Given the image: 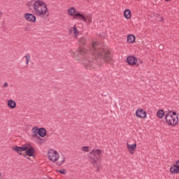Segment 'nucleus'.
<instances>
[{
  "label": "nucleus",
  "mask_w": 179,
  "mask_h": 179,
  "mask_svg": "<svg viewBox=\"0 0 179 179\" xmlns=\"http://www.w3.org/2000/svg\"><path fill=\"white\" fill-rule=\"evenodd\" d=\"M91 54L94 59H102L105 62H111V52L101 48V45L98 42H92Z\"/></svg>",
  "instance_id": "f257e3e1"
},
{
  "label": "nucleus",
  "mask_w": 179,
  "mask_h": 179,
  "mask_svg": "<svg viewBox=\"0 0 179 179\" xmlns=\"http://www.w3.org/2000/svg\"><path fill=\"white\" fill-rule=\"evenodd\" d=\"M73 57H75L77 61H83L85 69H90V60L89 59V54L86 49L81 48L79 50L74 52Z\"/></svg>",
  "instance_id": "f03ea898"
},
{
  "label": "nucleus",
  "mask_w": 179,
  "mask_h": 179,
  "mask_svg": "<svg viewBox=\"0 0 179 179\" xmlns=\"http://www.w3.org/2000/svg\"><path fill=\"white\" fill-rule=\"evenodd\" d=\"M90 159L92 160V165L96 171L100 170V163L101 162V150L94 149L90 152Z\"/></svg>",
  "instance_id": "7ed1b4c3"
},
{
  "label": "nucleus",
  "mask_w": 179,
  "mask_h": 179,
  "mask_svg": "<svg viewBox=\"0 0 179 179\" xmlns=\"http://www.w3.org/2000/svg\"><path fill=\"white\" fill-rule=\"evenodd\" d=\"M33 9L36 16H44L47 13V5L42 1H36L33 4Z\"/></svg>",
  "instance_id": "20e7f679"
},
{
  "label": "nucleus",
  "mask_w": 179,
  "mask_h": 179,
  "mask_svg": "<svg viewBox=\"0 0 179 179\" xmlns=\"http://www.w3.org/2000/svg\"><path fill=\"white\" fill-rule=\"evenodd\" d=\"M68 14L70 15V16H73V19H80V20H83L84 22L87 20L83 14L80 13L79 11L76 12L75 7L70 8L68 10Z\"/></svg>",
  "instance_id": "39448f33"
},
{
  "label": "nucleus",
  "mask_w": 179,
  "mask_h": 179,
  "mask_svg": "<svg viewBox=\"0 0 179 179\" xmlns=\"http://www.w3.org/2000/svg\"><path fill=\"white\" fill-rule=\"evenodd\" d=\"M165 120L168 125L175 126L178 123V116L173 117V115H171V111L165 115Z\"/></svg>",
  "instance_id": "423d86ee"
},
{
  "label": "nucleus",
  "mask_w": 179,
  "mask_h": 179,
  "mask_svg": "<svg viewBox=\"0 0 179 179\" xmlns=\"http://www.w3.org/2000/svg\"><path fill=\"white\" fill-rule=\"evenodd\" d=\"M48 158L51 162H55L58 159H59V155L58 154V152L55 150L50 151L48 154Z\"/></svg>",
  "instance_id": "0eeeda50"
},
{
  "label": "nucleus",
  "mask_w": 179,
  "mask_h": 179,
  "mask_svg": "<svg viewBox=\"0 0 179 179\" xmlns=\"http://www.w3.org/2000/svg\"><path fill=\"white\" fill-rule=\"evenodd\" d=\"M24 19L28 22H31V23H36V15L31 13H25L24 16Z\"/></svg>",
  "instance_id": "6e6552de"
},
{
  "label": "nucleus",
  "mask_w": 179,
  "mask_h": 179,
  "mask_svg": "<svg viewBox=\"0 0 179 179\" xmlns=\"http://www.w3.org/2000/svg\"><path fill=\"white\" fill-rule=\"evenodd\" d=\"M28 148L29 145L25 144L22 147L15 146V148H13V150L15 152H17L19 155H22V152H27Z\"/></svg>",
  "instance_id": "1a4fd4ad"
},
{
  "label": "nucleus",
  "mask_w": 179,
  "mask_h": 179,
  "mask_svg": "<svg viewBox=\"0 0 179 179\" xmlns=\"http://www.w3.org/2000/svg\"><path fill=\"white\" fill-rule=\"evenodd\" d=\"M127 62L129 65H136V64H138V58L134 56H128Z\"/></svg>",
  "instance_id": "9d476101"
},
{
  "label": "nucleus",
  "mask_w": 179,
  "mask_h": 179,
  "mask_svg": "<svg viewBox=\"0 0 179 179\" xmlns=\"http://www.w3.org/2000/svg\"><path fill=\"white\" fill-rule=\"evenodd\" d=\"M136 115L138 117V118H146V111H144L142 109H138L136 111Z\"/></svg>",
  "instance_id": "9b49d317"
},
{
  "label": "nucleus",
  "mask_w": 179,
  "mask_h": 179,
  "mask_svg": "<svg viewBox=\"0 0 179 179\" xmlns=\"http://www.w3.org/2000/svg\"><path fill=\"white\" fill-rule=\"evenodd\" d=\"M36 152V150H34V147L28 148L27 151L25 152V155L27 156H29V157H34V152Z\"/></svg>",
  "instance_id": "f8f14e48"
},
{
  "label": "nucleus",
  "mask_w": 179,
  "mask_h": 179,
  "mask_svg": "<svg viewBox=\"0 0 179 179\" xmlns=\"http://www.w3.org/2000/svg\"><path fill=\"white\" fill-rule=\"evenodd\" d=\"M127 149L129 150V152L130 153H134V150H135V149H136V143H134V144H129L127 143Z\"/></svg>",
  "instance_id": "ddd939ff"
},
{
  "label": "nucleus",
  "mask_w": 179,
  "mask_h": 179,
  "mask_svg": "<svg viewBox=\"0 0 179 179\" xmlns=\"http://www.w3.org/2000/svg\"><path fill=\"white\" fill-rule=\"evenodd\" d=\"M32 132L34 138H38V135H40V129L37 127H33Z\"/></svg>",
  "instance_id": "4468645a"
},
{
  "label": "nucleus",
  "mask_w": 179,
  "mask_h": 179,
  "mask_svg": "<svg viewBox=\"0 0 179 179\" xmlns=\"http://www.w3.org/2000/svg\"><path fill=\"white\" fill-rule=\"evenodd\" d=\"M7 106H8V107L10 108H16V102H15V101L10 99L8 101Z\"/></svg>",
  "instance_id": "2eb2a0df"
},
{
  "label": "nucleus",
  "mask_w": 179,
  "mask_h": 179,
  "mask_svg": "<svg viewBox=\"0 0 179 179\" xmlns=\"http://www.w3.org/2000/svg\"><path fill=\"white\" fill-rule=\"evenodd\" d=\"M127 43H129L130 44H134V43H135V36L129 34L127 36Z\"/></svg>",
  "instance_id": "dca6fc26"
},
{
  "label": "nucleus",
  "mask_w": 179,
  "mask_h": 179,
  "mask_svg": "<svg viewBox=\"0 0 179 179\" xmlns=\"http://www.w3.org/2000/svg\"><path fill=\"white\" fill-rule=\"evenodd\" d=\"M170 173H171V174H179L178 169L176 168V166L173 164V165L170 168Z\"/></svg>",
  "instance_id": "f3484780"
},
{
  "label": "nucleus",
  "mask_w": 179,
  "mask_h": 179,
  "mask_svg": "<svg viewBox=\"0 0 179 179\" xmlns=\"http://www.w3.org/2000/svg\"><path fill=\"white\" fill-rule=\"evenodd\" d=\"M45 135H47V130H45L43 127L40 128L39 136L41 138H44Z\"/></svg>",
  "instance_id": "a211bd4d"
},
{
  "label": "nucleus",
  "mask_w": 179,
  "mask_h": 179,
  "mask_svg": "<svg viewBox=\"0 0 179 179\" xmlns=\"http://www.w3.org/2000/svg\"><path fill=\"white\" fill-rule=\"evenodd\" d=\"M124 16L126 19H131V10L126 9L124 12Z\"/></svg>",
  "instance_id": "6ab92c4d"
},
{
  "label": "nucleus",
  "mask_w": 179,
  "mask_h": 179,
  "mask_svg": "<svg viewBox=\"0 0 179 179\" xmlns=\"http://www.w3.org/2000/svg\"><path fill=\"white\" fill-rule=\"evenodd\" d=\"M157 115L158 118H162V117L164 116V111H163V110H158L157 113Z\"/></svg>",
  "instance_id": "aec40b11"
},
{
  "label": "nucleus",
  "mask_w": 179,
  "mask_h": 179,
  "mask_svg": "<svg viewBox=\"0 0 179 179\" xmlns=\"http://www.w3.org/2000/svg\"><path fill=\"white\" fill-rule=\"evenodd\" d=\"M22 59H25L26 61V65H29V62L30 61V55L27 54L25 56L23 57Z\"/></svg>",
  "instance_id": "412c9836"
},
{
  "label": "nucleus",
  "mask_w": 179,
  "mask_h": 179,
  "mask_svg": "<svg viewBox=\"0 0 179 179\" xmlns=\"http://www.w3.org/2000/svg\"><path fill=\"white\" fill-rule=\"evenodd\" d=\"M79 43L80 44V45H85L86 44V43H87V41H86L85 38H81L79 39Z\"/></svg>",
  "instance_id": "4be33fe9"
},
{
  "label": "nucleus",
  "mask_w": 179,
  "mask_h": 179,
  "mask_svg": "<svg viewBox=\"0 0 179 179\" xmlns=\"http://www.w3.org/2000/svg\"><path fill=\"white\" fill-rule=\"evenodd\" d=\"M37 141H38V143H39V145H43V143H44V142H45V141L43 138H41L40 136H38L36 138Z\"/></svg>",
  "instance_id": "5701e85b"
},
{
  "label": "nucleus",
  "mask_w": 179,
  "mask_h": 179,
  "mask_svg": "<svg viewBox=\"0 0 179 179\" xmlns=\"http://www.w3.org/2000/svg\"><path fill=\"white\" fill-rule=\"evenodd\" d=\"M34 0L31 1H29L27 3V6H29V9H31V8L32 7L33 8V4L34 3Z\"/></svg>",
  "instance_id": "b1692460"
},
{
  "label": "nucleus",
  "mask_w": 179,
  "mask_h": 179,
  "mask_svg": "<svg viewBox=\"0 0 179 179\" xmlns=\"http://www.w3.org/2000/svg\"><path fill=\"white\" fill-rule=\"evenodd\" d=\"M81 150H82L83 152H89V146L83 147V148H81Z\"/></svg>",
  "instance_id": "393cba45"
},
{
  "label": "nucleus",
  "mask_w": 179,
  "mask_h": 179,
  "mask_svg": "<svg viewBox=\"0 0 179 179\" xmlns=\"http://www.w3.org/2000/svg\"><path fill=\"white\" fill-rule=\"evenodd\" d=\"M59 173H60L61 174H66V171L64 169H62L59 171Z\"/></svg>",
  "instance_id": "a878e982"
},
{
  "label": "nucleus",
  "mask_w": 179,
  "mask_h": 179,
  "mask_svg": "<svg viewBox=\"0 0 179 179\" xmlns=\"http://www.w3.org/2000/svg\"><path fill=\"white\" fill-rule=\"evenodd\" d=\"M64 162H65V157H62V160L59 162V166H62V164H64Z\"/></svg>",
  "instance_id": "bb28decb"
},
{
  "label": "nucleus",
  "mask_w": 179,
  "mask_h": 179,
  "mask_svg": "<svg viewBox=\"0 0 179 179\" xmlns=\"http://www.w3.org/2000/svg\"><path fill=\"white\" fill-rule=\"evenodd\" d=\"M73 34H75V36H76V34H78V29L76 28V26L73 27Z\"/></svg>",
  "instance_id": "cd10ccee"
},
{
  "label": "nucleus",
  "mask_w": 179,
  "mask_h": 179,
  "mask_svg": "<svg viewBox=\"0 0 179 179\" xmlns=\"http://www.w3.org/2000/svg\"><path fill=\"white\" fill-rule=\"evenodd\" d=\"M176 167L178 169L179 171V160L176 162V164H174Z\"/></svg>",
  "instance_id": "c85d7f7f"
},
{
  "label": "nucleus",
  "mask_w": 179,
  "mask_h": 179,
  "mask_svg": "<svg viewBox=\"0 0 179 179\" xmlns=\"http://www.w3.org/2000/svg\"><path fill=\"white\" fill-rule=\"evenodd\" d=\"M139 64H141V65H142L143 64V61H142V60H139L138 61V63H136V66H139Z\"/></svg>",
  "instance_id": "c756f323"
},
{
  "label": "nucleus",
  "mask_w": 179,
  "mask_h": 179,
  "mask_svg": "<svg viewBox=\"0 0 179 179\" xmlns=\"http://www.w3.org/2000/svg\"><path fill=\"white\" fill-rule=\"evenodd\" d=\"M172 116L173 117H178V115H177V112H172Z\"/></svg>",
  "instance_id": "7c9ffc66"
},
{
  "label": "nucleus",
  "mask_w": 179,
  "mask_h": 179,
  "mask_svg": "<svg viewBox=\"0 0 179 179\" xmlns=\"http://www.w3.org/2000/svg\"><path fill=\"white\" fill-rule=\"evenodd\" d=\"M3 87H8V83H5L3 84Z\"/></svg>",
  "instance_id": "2f4dec72"
},
{
  "label": "nucleus",
  "mask_w": 179,
  "mask_h": 179,
  "mask_svg": "<svg viewBox=\"0 0 179 179\" xmlns=\"http://www.w3.org/2000/svg\"><path fill=\"white\" fill-rule=\"evenodd\" d=\"M159 50H163V45H160L159 46Z\"/></svg>",
  "instance_id": "473e14b6"
},
{
  "label": "nucleus",
  "mask_w": 179,
  "mask_h": 179,
  "mask_svg": "<svg viewBox=\"0 0 179 179\" xmlns=\"http://www.w3.org/2000/svg\"><path fill=\"white\" fill-rule=\"evenodd\" d=\"M159 22H163V17H161V19L159 20Z\"/></svg>",
  "instance_id": "72a5a7b5"
},
{
  "label": "nucleus",
  "mask_w": 179,
  "mask_h": 179,
  "mask_svg": "<svg viewBox=\"0 0 179 179\" xmlns=\"http://www.w3.org/2000/svg\"><path fill=\"white\" fill-rule=\"evenodd\" d=\"M2 16V13L0 11V17Z\"/></svg>",
  "instance_id": "f704fd0d"
},
{
  "label": "nucleus",
  "mask_w": 179,
  "mask_h": 179,
  "mask_svg": "<svg viewBox=\"0 0 179 179\" xmlns=\"http://www.w3.org/2000/svg\"><path fill=\"white\" fill-rule=\"evenodd\" d=\"M169 1H171V0H165L166 2H169Z\"/></svg>",
  "instance_id": "c9c22d12"
},
{
  "label": "nucleus",
  "mask_w": 179,
  "mask_h": 179,
  "mask_svg": "<svg viewBox=\"0 0 179 179\" xmlns=\"http://www.w3.org/2000/svg\"><path fill=\"white\" fill-rule=\"evenodd\" d=\"M23 155H24V157L26 156L24 154H23Z\"/></svg>",
  "instance_id": "e433bc0d"
},
{
  "label": "nucleus",
  "mask_w": 179,
  "mask_h": 179,
  "mask_svg": "<svg viewBox=\"0 0 179 179\" xmlns=\"http://www.w3.org/2000/svg\"><path fill=\"white\" fill-rule=\"evenodd\" d=\"M0 178H1V173H0Z\"/></svg>",
  "instance_id": "4c0bfd02"
}]
</instances>
